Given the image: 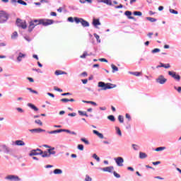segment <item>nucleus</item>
<instances>
[{
  "mask_svg": "<svg viewBox=\"0 0 181 181\" xmlns=\"http://www.w3.org/2000/svg\"><path fill=\"white\" fill-rule=\"evenodd\" d=\"M98 87H99L98 91L104 90H111V88H115L117 87V85L112 84L111 83H105V82L100 81L98 83Z\"/></svg>",
  "mask_w": 181,
  "mask_h": 181,
  "instance_id": "1",
  "label": "nucleus"
},
{
  "mask_svg": "<svg viewBox=\"0 0 181 181\" xmlns=\"http://www.w3.org/2000/svg\"><path fill=\"white\" fill-rule=\"evenodd\" d=\"M33 23L37 26V25H42L43 26H49V25H53L54 21L50 19H39V20H33Z\"/></svg>",
  "mask_w": 181,
  "mask_h": 181,
  "instance_id": "2",
  "label": "nucleus"
},
{
  "mask_svg": "<svg viewBox=\"0 0 181 181\" xmlns=\"http://www.w3.org/2000/svg\"><path fill=\"white\" fill-rule=\"evenodd\" d=\"M74 21L76 22V23H81L83 28H88V26H90V23L84 20V18L75 17Z\"/></svg>",
  "mask_w": 181,
  "mask_h": 181,
  "instance_id": "3",
  "label": "nucleus"
},
{
  "mask_svg": "<svg viewBox=\"0 0 181 181\" xmlns=\"http://www.w3.org/2000/svg\"><path fill=\"white\" fill-rule=\"evenodd\" d=\"M1 151L6 155H13V149L11 148L9 146H6V144H3L1 146Z\"/></svg>",
  "mask_w": 181,
  "mask_h": 181,
  "instance_id": "4",
  "label": "nucleus"
},
{
  "mask_svg": "<svg viewBox=\"0 0 181 181\" xmlns=\"http://www.w3.org/2000/svg\"><path fill=\"white\" fill-rule=\"evenodd\" d=\"M9 19V14L6 12H0V23H6Z\"/></svg>",
  "mask_w": 181,
  "mask_h": 181,
  "instance_id": "5",
  "label": "nucleus"
},
{
  "mask_svg": "<svg viewBox=\"0 0 181 181\" xmlns=\"http://www.w3.org/2000/svg\"><path fill=\"white\" fill-rule=\"evenodd\" d=\"M16 25L18 28H21L22 29H26V28H28V25L26 24V21H23L21 18H17Z\"/></svg>",
  "mask_w": 181,
  "mask_h": 181,
  "instance_id": "6",
  "label": "nucleus"
},
{
  "mask_svg": "<svg viewBox=\"0 0 181 181\" xmlns=\"http://www.w3.org/2000/svg\"><path fill=\"white\" fill-rule=\"evenodd\" d=\"M6 180H9V181H21L22 179H21L18 175H9L5 177Z\"/></svg>",
  "mask_w": 181,
  "mask_h": 181,
  "instance_id": "7",
  "label": "nucleus"
},
{
  "mask_svg": "<svg viewBox=\"0 0 181 181\" xmlns=\"http://www.w3.org/2000/svg\"><path fill=\"white\" fill-rule=\"evenodd\" d=\"M156 83H158V84H165L166 81H168V79L165 78L163 75L158 76V78L156 79Z\"/></svg>",
  "mask_w": 181,
  "mask_h": 181,
  "instance_id": "8",
  "label": "nucleus"
},
{
  "mask_svg": "<svg viewBox=\"0 0 181 181\" xmlns=\"http://www.w3.org/2000/svg\"><path fill=\"white\" fill-rule=\"evenodd\" d=\"M115 161L117 163V166H124V164H122V163L124 162V158L122 157L115 158Z\"/></svg>",
  "mask_w": 181,
  "mask_h": 181,
  "instance_id": "9",
  "label": "nucleus"
},
{
  "mask_svg": "<svg viewBox=\"0 0 181 181\" xmlns=\"http://www.w3.org/2000/svg\"><path fill=\"white\" fill-rule=\"evenodd\" d=\"M29 132H31L32 134H40V132H46V130L38 128L29 129Z\"/></svg>",
  "mask_w": 181,
  "mask_h": 181,
  "instance_id": "10",
  "label": "nucleus"
},
{
  "mask_svg": "<svg viewBox=\"0 0 181 181\" xmlns=\"http://www.w3.org/2000/svg\"><path fill=\"white\" fill-rule=\"evenodd\" d=\"M11 2L14 4L15 6H16V4H20L21 5H24L26 6L28 4L25 2L23 0H11Z\"/></svg>",
  "mask_w": 181,
  "mask_h": 181,
  "instance_id": "11",
  "label": "nucleus"
},
{
  "mask_svg": "<svg viewBox=\"0 0 181 181\" xmlns=\"http://www.w3.org/2000/svg\"><path fill=\"white\" fill-rule=\"evenodd\" d=\"M100 170H103V172H108L109 173H112V170H114V166H109L100 168Z\"/></svg>",
  "mask_w": 181,
  "mask_h": 181,
  "instance_id": "12",
  "label": "nucleus"
},
{
  "mask_svg": "<svg viewBox=\"0 0 181 181\" xmlns=\"http://www.w3.org/2000/svg\"><path fill=\"white\" fill-rule=\"evenodd\" d=\"M30 156H37V155H43V152H37L35 149H33L30 151L29 154Z\"/></svg>",
  "mask_w": 181,
  "mask_h": 181,
  "instance_id": "13",
  "label": "nucleus"
},
{
  "mask_svg": "<svg viewBox=\"0 0 181 181\" xmlns=\"http://www.w3.org/2000/svg\"><path fill=\"white\" fill-rule=\"evenodd\" d=\"M35 28H36V25H35V23L33 21H31L28 26V32L30 33V32H32Z\"/></svg>",
  "mask_w": 181,
  "mask_h": 181,
  "instance_id": "14",
  "label": "nucleus"
},
{
  "mask_svg": "<svg viewBox=\"0 0 181 181\" xmlns=\"http://www.w3.org/2000/svg\"><path fill=\"white\" fill-rule=\"evenodd\" d=\"M14 145H16V146H25V145H26V144H25V141H23L22 140H16L14 142Z\"/></svg>",
  "mask_w": 181,
  "mask_h": 181,
  "instance_id": "15",
  "label": "nucleus"
},
{
  "mask_svg": "<svg viewBox=\"0 0 181 181\" xmlns=\"http://www.w3.org/2000/svg\"><path fill=\"white\" fill-rule=\"evenodd\" d=\"M25 57H26V54L22 52H19L17 57V61L18 62V63H21V62H22V59H25Z\"/></svg>",
  "mask_w": 181,
  "mask_h": 181,
  "instance_id": "16",
  "label": "nucleus"
},
{
  "mask_svg": "<svg viewBox=\"0 0 181 181\" xmlns=\"http://www.w3.org/2000/svg\"><path fill=\"white\" fill-rule=\"evenodd\" d=\"M93 25L94 27L97 28V26L101 25V23L100 22V19L93 18Z\"/></svg>",
  "mask_w": 181,
  "mask_h": 181,
  "instance_id": "17",
  "label": "nucleus"
},
{
  "mask_svg": "<svg viewBox=\"0 0 181 181\" xmlns=\"http://www.w3.org/2000/svg\"><path fill=\"white\" fill-rule=\"evenodd\" d=\"M93 132L95 135H97V136H98V138H100V139H104V134H103L102 133H100L97 130H93Z\"/></svg>",
  "mask_w": 181,
  "mask_h": 181,
  "instance_id": "18",
  "label": "nucleus"
},
{
  "mask_svg": "<svg viewBox=\"0 0 181 181\" xmlns=\"http://www.w3.org/2000/svg\"><path fill=\"white\" fill-rule=\"evenodd\" d=\"M160 64H161V66H157L156 69H159L160 67H164V69H169V68H170V64H163L162 62H160Z\"/></svg>",
  "mask_w": 181,
  "mask_h": 181,
  "instance_id": "19",
  "label": "nucleus"
},
{
  "mask_svg": "<svg viewBox=\"0 0 181 181\" xmlns=\"http://www.w3.org/2000/svg\"><path fill=\"white\" fill-rule=\"evenodd\" d=\"M124 15L128 17V19H133V20H135V18H134V17L131 16V15H132V12H131V11H125V12H124Z\"/></svg>",
  "mask_w": 181,
  "mask_h": 181,
  "instance_id": "20",
  "label": "nucleus"
},
{
  "mask_svg": "<svg viewBox=\"0 0 181 181\" xmlns=\"http://www.w3.org/2000/svg\"><path fill=\"white\" fill-rule=\"evenodd\" d=\"M28 107L31 108V110H34L35 111H39V108L32 103H28Z\"/></svg>",
  "mask_w": 181,
  "mask_h": 181,
  "instance_id": "21",
  "label": "nucleus"
},
{
  "mask_svg": "<svg viewBox=\"0 0 181 181\" xmlns=\"http://www.w3.org/2000/svg\"><path fill=\"white\" fill-rule=\"evenodd\" d=\"M55 76H62V74H67V72L60 71V70H57L54 72Z\"/></svg>",
  "mask_w": 181,
  "mask_h": 181,
  "instance_id": "22",
  "label": "nucleus"
},
{
  "mask_svg": "<svg viewBox=\"0 0 181 181\" xmlns=\"http://www.w3.org/2000/svg\"><path fill=\"white\" fill-rule=\"evenodd\" d=\"M47 151H48L49 157L51 156V155H56V151H54V147H52V148H49Z\"/></svg>",
  "mask_w": 181,
  "mask_h": 181,
  "instance_id": "23",
  "label": "nucleus"
},
{
  "mask_svg": "<svg viewBox=\"0 0 181 181\" xmlns=\"http://www.w3.org/2000/svg\"><path fill=\"white\" fill-rule=\"evenodd\" d=\"M53 173L54 175H62V173H63V170H62V169L56 168L54 170Z\"/></svg>",
  "mask_w": 181,
  "mask_h": 181,
  "instance_id": "24",
  "label": "nucleus"
},
{
  "mask_svg": "<svg viewBox=\"0 0 181 181\" xmlns=\"http://www.w3.org/2000/svg\"><path fill=\"white\" fill-rule=\"evenodd\" d=\"M139 158H140V159H145V158H148V155H146L145 153L141 151L139 153Z\"/></svg>",
  "mask_w": 181,
  "mask_h": 181,
  "instance_id": "25",
  "label": "nucleus"
},
{
  "mask_svg": "<svg viewBox=\"0 0 181 181\" xmlns=\"http://www.w3.org/2000/svg\"><path fill=\"white\" fill-rule=\"evenodd\" d=\"M129 74H132V76H136V77H139L141 76V72L139 71H129Z\"/></svg>",
  "mask_w": 181,
  "mask_h": 181,
  "instance_id": "26",
  "label": "nucleus"
},
{
  "mask_svg": "<svg viewBox=\"0 0 181 181\" xmlns=\"http://www.w3.org/2000/svg\"><path fill=\"white\" fill-rule=\"evenodd\" d=\"M18 32L14 31V32L13 33V34L11 35V39H12L13 40H15L16 39L18 38Z\"/></svg>",
  "mask_w": 181,
  "mask_h": 181,
  "instance_id": "27",
  "label": "nucleus"
},
{
  "mask_svg": "<svg viewBox=\"0 0 181 181\" xmlns=\"http://www.w3.org/2000/svg\"><path fill=\"white\" fill-rule=\"evenodd\" d=\"M41 155L42 158H50V154H49V151H44Z\"/></svg>",
  "mask_w": 181,
  "mask_h": 181,
  "instance_id": "28",
  "label": "nucleus"
},
{
  "mask_svg": "<svg viewBox=\"0 0 181 181\" xmlns=\"http://www.w3.org/2000/svg\"><path fill=\"white\" fill-rule=\"evenodd\" d=\"M165 149H166V147L165 146H160V147H158L155 149L156 152H160L162 151H165Z\"/></svg>",
  "mask_w": 181,
  "mask_h": 181,
  "instance_id": "29",
  "label": "nucleus"
},
{
  "mask_svg": "<svg viewBox=\"0 0 181 181\" xmlns=\"http://www.w3.org/2000/svg\"><path fill=\"white\" fill-rule=\"evenodd\" d=\"M111 67L112 69V73H115V71H118V67L115 66L114 64H111Z\"/></svg>",
  "mask_w": 181,
  "mask_h": 181,
  "instance_id": "30",
  "label": "nucleus"
},
{
  "mask_svg": "<svg viewBox=\"0 0 181 181\" xmlns=\"http://www.w3.org/2000/svg\"><path fill=\"white\" fill-rule=\"evenodd\" d=\"M107 119H110V121H112V122H114L115 121V117L112 115H110L107 116Z\"/></svg>",
  "mask_w": 181,
  "mask_h": 181,
  "instance_id": "31",
  "label": "nucleus"
},
{
  "mask_svg": "<svg viewBox=\"0 0 181 181\" xmlns=\"http://www.w3.org/2000/svg\"><path fill=\"white\" fill-rule=\"evenodd\" d=\"M103 4H106V5H110V6H112V1L111 0H104Z\"/></svg>",
  "mask_w": 181,
  "mask_h": 181,
  "instance_id": "32",
  "label": "nucleus"
},
{
  "mask_svg": "<svg viewBox=\"0 0 181 181\" xmlns=\"http://www.w3.org/2000/svg\"><path fill=\"white\" fill-rule=\"evenodd\" d=\"M146 19L151 23L156 22V18L152 17H146Z\"/></svg>",
  "mask_w": 181,
  "mask_h": 181,
  "instance_id": "33",
  "label": "nucleus"
},
{
  "mask_svg": "<svg viewBox=\"0 0 181 181\" xmlns=\"http://www.w3.org/2000/svg\"><path fill=\"white\" fill-rule=\"evenodd\" d=\"M92 158H93V159H95V160H97L98 162H100V160H101V159L100 158V157H98V156H97L96 153H94L92 156Z\"/></svg>",
  "mask_w": 181,
  "mask_h": 181,
  "instance_id": "34",
  "label": "nucleus"
},
{
  "mask_svg": "<svg viewBox=\"0 0 181 181\" xmlns=\"http://www.w3.org/2000/svg\"><path fill=\"white\" fill-rule=\"evenodd\" d=\"M81 141L82 142H84V144H85L86 145H90V141H88V140H87V139H86V138H81Z\"/></svg>",
  "mask_w": 181,
  "mask_h": 181,
  "instance_id": "35",
  "label": "nucleus"
},
{
  "mask_svg": "<svg viewBox=\"0 0 181 181\" xmlns=\"http://www.w3.org/2000/svg\"><path fill=\"white\" fill-rule=\"evenodd\" d=\"M93 35L95 36L98 43H101V40H100V35H98L97 33H94Z\"/></svg>",
  "mask_w": 181,
  "mask_h": 181,
  "instance_id": "36",
  "label": "nucleus"
},
{
  "mask_svg": "<svg viewBox=\"0 0 181 181\" xmlns=\"http://www.w3.org/2000/svg\"><path fill=\"white\" fill-rule=\"evenodd\" d=\"M27 90H28V91H30V93H33V94H39L37 90L32 89V88H27Z\"/></svg>",
  "mask_w": 181,
  "mask_h": 181,
  "instance_id": "37",
  "label": "nucleus"
},
{
  "mask_svg": "<svg viewBox=\"0 0 181 181\" xmlns=\"http://www.w3.org/2000/svg\"><path fill=\"white\" fill-rule=\"evenodd\" d=\"M133 15H134V16H142V12H141V11H134Z\"/></svg>",
  "mask_w": 181,
  "mask_h": 181,
  "instance_id": "38",
  "label": "nucleus"
},
{
  "mask_svg": "<svg viewBox=\"0 0 181 181\" xmlns=\"http://www.w3.org/2000/svg\"><path fill=\"white\" fill-rule=\"evenodd\" d=\"M115 129L117 131V134H119V136H122V133L121 132V129H119V127H116Z\"/></svg>",
  "mask_w": 181,
  "mask_h": 181,
  "instance_id": "39",
  "label": "nucleus"
},
{
  "mask_svg": "<svg viewBox=\"0 0 181 181\" xmlns=\"http://www.w3.org/2000/svg\"><path fill=\"white\" fill-rule=\"evenodd\" d=\"M170 13H173L174 15H177L179 12L175 9L170 8L169 9Z\"/></svg>",
  "mask_w": 181,
  "mask_h": 181,
  "instance_id": "40",
  "label": "nucleus"
},
{
  "mask_svg": "<svg viewBox=\"0 0 181 181\" xmlns=\"http://www.w3.org/2000/svg\"><path fill=\"white\" fill-rule=\"evenodd\" d=\"M175 80H177V81H180V76L179 74L174 75V77L173 78Z\"/></svg>",
  "mask_w": 181,
  "mask_h": 181,
  "instance_id": "41",
  "label": "nucleus"
},
{
  "mask_svg": "<svg viewBox=\"0 0 181 181\" xmlns=\"http://www.w3.org/2000/svg\"><path fill=\"white\" fill-rule=\"evenodd\" d=\"M87 56H88V52H87V51H85L83 52V54L80 56V58L81 59H86V57H87Z\"/></svg>",
  "mask_w": 181,
  "mask_h": 181,
  "instance_id": "42",
  "label": "nucleus"
},
{
  "mask_svg": "<svg viewBox=\"0 0 181 181\" xmlns=\"http://www.w3.org/2000/svg\"><path fill=\"white\" fill-rule=\"evenodd\" d=\"M118 120L119 121V122L121 124H122V122H124V116L122 115H119L118 116Z\"/></svg>",
  "mask_w": 181,
  "mask_h": 181,
  "instance_id": "43",
  "label": "nucleus"
},
{
  "mask_svg": "<svg viewBox=\"0 0 181 181\" xmlns=\"http://www.w3.org/2000/svg\"><path fill=\"white\" fill-rule=\"evenodd\" d=\"M77 148L79 151H84V146L83 144H78Z\"/></svg>",
  "mask_w": 181,
  "mask_h": 181,
  "instance_id": "44",
  "label": "nucleus"
},
{
  "mask_svg": "<svg viewBox=\"0 0 181 181\" xmlns=\"http://www.w3.org/2000/svg\"><path fill=\"white\" fill-rule=\"evenodd\" d=\"M159 52H160V49H159V48H156V49H153L151 51V53H153V54L159 53Z\"/></svg>",
  "mask_w": 181,
  "mask_h": 181,
  "instance_id": "45",
  "label": "nucleus"
},
{
  "mask_svg": "<svg viewBox=\"0 0 181 181\" xmlns=\"http://www.w3.org/2000/svg\"><path fill=\"white\" fill-rule=\"evenodd\" d=\"M168 74L171 76V77H173V78L175 77V75L176 74V72H175V71H168Z\"/></svg>",
  "mask_w": 181,
  "mask_h": 181,
  "instance_id": "46",
  "label": "nucleus"
},
{
  "mask_svg": "<svg viewBox=\"0 0 181 181\" xmlns=\"http://www.w3.org/2000/svg\"><path fill=\"white\" fill-rule=\"evenodd\" d=\"M113 175H114L115 177H117V179H119V177H121V175L115 171L113 172Z\"/></svg>",
  "mask_w": 181,
  "mask_h": 181,
  "instance_id": "47",
  "label": "nucleus"
},
{
  "mask_svg": "<svg viewBox=\"0 0 181 181\" xmlns=\"http://www.w3.org/2000/svg\"><path fill=\"white\" fill-rule=\"evenodd\" d=\"M35 124H37L40 127H42V125H43V123L42 122V121H40V119L35 120Z\"/></svg>",
  "mask_w": 181,
  "mask_h": 181,
  "instance_id": "48",
  "label": "nucleus"
},
{
  "mask_svg": "<svg viewBox=\"0 0 181 181\" xmlns=\"http://www.w3.org/2000/svg\"><path fill=\"white\" fill-rule=\"evenodd\" d=\"M93 178H91V177H90L88 175H86V178H85V181H92Z\"/></svg>",
  "mask_w": 181,
  "mask_h": 181,
  "instance_id": "49",
  "label": "nucleus"
},
{
  "mask_svg": "<svg viewBox=\"0 0 181 181\" xmlns=\"http://www.w3.org/2000/svg\"><path fill=\"white\" fill-rule=\"evenodd\" d=\"M132 146L134 151H138L139 149L138 145L136 144H132Z\"/></svg>",
  "mask_w": 181,
  "mask_h": 181,
  "instance_id": "50",
  "label": "nucleus"
},
{
  "mask_svg": "<svg viewBox=\"0 0 181 181\" xmlns=\"http://www.w3.org/2000/svg\"><path fill=\"white\" fill-rule=\"evenodd\" d=\"M54 90L55 91H59V93H63V90H62V89H60V88H57V86H54Z\"/></svg>",
  "mask_w": 181,
  "mask_h": 181,
  "instance_id": "51",
  "label": "nucleus"
},
{
  "mask_svg": "<svg viewBox=\"0 0 181 181\" xmlns=\"http://www.w3.org/2000/svg\"><path fill=\"white\" fill-rule=\"evenodd\" d=\"M78 113L79 114V115H81L82 117L86 115V112H83L81 110H78Z\"/></svg>",
  "mask_w": 181,
  "mask_h": 181,
  "instance_id": "52",
  "label": "nucleus"
},
{
  "mask_svg": "<svg viewBox=\"0 0 181 181\" xmlns=\"http://www.w3.org/2000/svg\"><path fill=\"white\" fill-rule=\"evenodd\" d=\"M18 112H25V110H23V109L21 108V107H16V109Z\"/></svg>",
  "mask_w": 181,
  "mask_h": 181,
  "instance_id": "53",
  "label": "nucleus"
},
{
  "mask_svg": "<svg viewBox=\"0 0 181 181\" xmlns=\"http://www.w3.org/2000/svg\"><path fill=\"white\" fill-rule=\"evenodd\" d=\"M68 22H71V23H73V22H74V18H73V17H69Z\"/></svg>",
  "mask_w": 181,
  "mask_h": 181,
  "instance_id": "54",
  "label": "nucleus"
},
{
  "mask_svg": "<svg viewBox=\"0 0 181 181\" xmlns=\"http://www.w3.org/2000/svg\"><path fill=\"white\" fill-rule=\"evenodd\" d=\"M99 62H104L105 63H108V60L105 59V58L99 59Z\"/></svg>",
  "mask_w": 181,
  "mask_h": 181,
  "instance_id": "55",
  "label": "nucleus"
},
{
  "mask_svg": "<svg viewBox=\"0 0 181 181\" xmlns=\"http://www.w3.org/2000/svg\"><path fill=\"white\" fill-rule=\"evenodd\" d=\"M115 9H121V8H124L122 4H119V6H115Z\"/></svg>",
  "mask_w": 181,
  "mask_h": 181,
  "instance_id": "56",
  "label": "nucleus"
},
{
  "mask_svg": "<svg viewBox=\"0 0 181 181\" xmlns=\"http://www.w3.org/2000/svg\"><path fill=\"white\" fill-rule=\"evenodd\" d=\"M68 115L69 117H76L77 114L76 112H72V113L68 114Z\"/></svg>",
  "mask_w": 181,
  "mask_h": 181,
  "instance_id": "57",
  "label": "nucleus"
},
{
  "mask_svg": "<svg viewBox=\"0 0 181 181\" xmlns=\"http://www.w3.org/2000/svg\"><path fill=\"white\" fill-rule=\"evenodd\" d=\"M62 103H69V99L67 98H62L61 99Z\"/></svg>",
  "mask_w": 181,
  "mask_h": 181,
  "instance_id": "58",
  "label": "nucleus"
},
{
  "mask_svg": "<svg viewBox=\"0 0 181 181\" xmlns=\"http://www.w3.org/2000/svg\"><path fill=\"white\" fill-rule=\"evenodd\" d=\"M57 134H60V132H64V129H59L55 130Z\"/></svg>",
  "mask_w": 181,
  "mask_h": 181,
  "instance_id": "59",
  "label": "nucleus"
},
{
  "mask_svg": "<svg viewBox=\"0 0 181 181\" xmlns=\"http://www.w3.org/2000/svg\"><path fill=\"white\" fill-rule=\"evenodd\" d=\"M174 88H175V90H177V91H178V93H181V87L180 86L178 88L175 86Z\"/></svg>",
  "mask_w": 181,
  "mask_h": 181,
  "instance_id": "60",
  "label": "nucleus"
},
{
  "mask_svg": "<svg viewBox=\"0 0 181 181\" xmlns=\"http://www.w3.org/2000/svg\"><path fill=\"white\" fill-rule=\"evenodd\" d=\"M81 81H82L83 84H87V83H88V79H82Z\"/></svg>",
  "mask_w": 181,
  "mask_h": 181,
  "instance_id": "61",
  "label": "nucleus"
},
{
  "mask_svg": "<svg viewBox=\"0 0 181 181\" xmlns=\"http://www.w3.org/2000/svg\"><path fill=\"white\" fill-rule=\"evenodd\" d=\"M47 95H49V97H52V98H54V94L52 93H47Z\"/></svg>",
  "mask_w": 181,
  "mask_h": 181,
  "instance_id": "62",
  "label": "nucleus"
},
{
  "mask_svg": "<svg viewBox=\"0 0 181 181\" xmlns=\"http://www.w3.org/2000/svg\"><path fill=\"white\" fill-rule=\"evenodd\" d=\"M126 118H127V119H129V121L131 120V115H129V114L127 113L126 114Z\"/></svg>",
  "mask_w": 181,
  "mask_h": 181,
  "instance_id": "63",
  "label": "nucleus"
},
{
  "mask_svg": "<svg viewBox=\"0 0 181 181\" xmlns=\"http://www.w3.org/2000/svg\"><path fill=\"white\" fill-rule=\"evenodd\" d=\"M153 165L155 166H156V165H160V161L153 162Z\"/></svg>",
  "mask_w": 181,
  "mask_h": 181,
  "instance_id": "64",
  "label": "nucleus"
}]
</instances>
